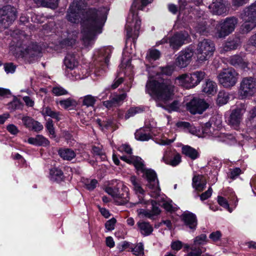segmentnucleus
Listing matches in <instances>:
<instances>
[{
  "label": "nucleus",
  "instance_id": "nucleus-44",
  "mask_svg": "<svg viewBox=\"0 0 256 256\" xmlns=\"http://www.w3.org/2000/svg\"><path fill=\"white\" fill-rule=\"evenodd\" d=\"M212 129L214 130V128H212V124L210 122L204 124V125L202 126V130L204 134V136H212L213 134L212 132Z\"/></svg>",
  "mask_w": 256,
  "mask_h": 256
},
{
  "label": "nucleus",
  "instance_id": "nucleus-29",
  "mask_svg": "<svg viewBox=\"0 0 256 256\" xmlns=\"http://www.w3.org/2000/svg\"><path fill=\"white\" fill-rule=\"evenodd\" d=\"M217 85L216 82L208 80L202 86V91L208 94H214L216 92Z\"/></svg>",
  "mask_w": 256,
  "mask_h": 256
},
{
  "label": "nucleus",
  "instance_id": "nucleus-6",
  "mask_svg": "<svg viewBox=\"0 0 256 256\" xmlns=\"http://www.w3.org/2000/svg\"><path fill=\"white\" fill-rule=\"evenodd\" d=\"M215 45L212 41L204 39L198 44L196 49L197 60L202 62L208 60L214 54Z\"/></svg>",
  "mask_w": 256,
  "mask_h": 256
},
{
  "label": "nucleus",
  "instance_id": "nucleus-12",
  "mask_svg": "<svg viewBox=\"0 0 256 256\" xmlns=\"http://www.w3.org/2000/svg\"><path fill=\"white\" fill-rule=\"evenodd\" d=\"M240 18L244 22L240 27L242 33H248L256 27V16L250 12L248 9H244L240 14Z\"/></svg>",
  "mask_w": 256,
  "mask_h": 256
},
{
  "label": "nucleus",
  "instance_id": "nucleus-49",
  "mask_svg": "<svg viewBox=\"0 0 256 256\" xmlns=\"http://www.w3.org/2000/svg\"><path fill=\"white\" fill-rule=\"evenodd\" d=\"M126 96L127 95L126 93H123L120 94L116 95L112 97V98L116 106L122 104L123 100L126 98Z\"/></svg>",
  "mask_w": 256,
  "mask_h": 256
},
{
  "label": "nucleus",
  "instance_id": "nucleus-15",
  "mask_svg": "<svg viewBox=\"0 0 256 256\" xmlns=\"http://www.w3.org/2000/svg\"><path fill=\"white\" fill-rule=\"evenodd\" d=\"M228 2L226 0H214L209 6V8L214 14L226 15L228 12Z\"/></svg>",
  "mask_w": 256,
  "mask_h": 256
},
{
  "label": "nucleus",
  "instance_id": "nucleus-54",
  "mask_svg": "<svg viewBox=\"0 0 256 256\" xmlns=\"http://www.w3.org/2000/svg\"><path fill=\"white\" fill-rule=\"evenodd\" d=\"M202 251L200 248H196L192 246L191 251L186 256H201Z\"/></svg>",
  "mask_w": 256,
  "mask_h": 256
},
{
  "label": "nucleus",
  "instance_id": "nucleus-27",
  "mask_svg": "<svg viewBox=\"0 0 256 256\" xmlns=\"http://www.w3.org/2000/svg\"><path fill=\"white\" fill-rule=\"evenodd\" d=\"M230 63L234 66L245 68L248 66V63L240 56L235 55L231 56L229 59Z\"/></svg>",
  "mask_w": 256,
  "mask_h": 256
},
{
  "label": "nucleus",
  "instance_id": "nucleus-56",
  "mask_svg": "<svg viewBox=\"0 0 256 256\" xmlns=\"http://www.w3.org/2000/svg\"><path fill=\"white\" fill-rule=\"evenodd\" d=\"M4 68L7 74H12L15 72L16 66L12 63L10 62L6 64L4 66Z\"/></svg>",
  "mask_w": 256,
  "mask_h": 256
},
{
  "label": "nucleus",
  "instance_id": "nucleus-53",
  "mask_svg": "<svg viewBox=\"0 0 256 256\" xmlns=\"http://www.w3.org/2000/svg\"><path fill=\"white\" fill-rule=\"evenodd\" d=\"M43 126L38 122L35 120L32 122L28 129L34 130L35 132H40L43 129Z\"/></svg>",
  "mask_w": 256,
  "mask_h": 256
},
{
  "label": "nucleus",
  "instance_id": "nucleus-48",
  "mask_svg": "<svg viewBox=\"0 0 256 256\" xmlns=\"http://www.w3.org/2000/svg\"><path fill=\"white\" fill-rule=\"evenodd\" d=\"M52 92L56 96L66 95L68 93V91L63 88L58 86L53 88Z\"/></svg>",
  "mask_w": 256,
  "mask_h": 256
},
{
  "label": "nucleus",
  "instance_id": "nucleus-50",
  "mask_svg": "<svg viewBox=\"0 0 256 256\" xmlns=\"http://www.w3.org/2000/svg\"><path fill=\"white\" fill-rule=\"evenodd\" d=\"M218 202L220 206L228 210L230 212H232V210L229 206V204L225 198L221 196H218Z\"/></svg>",
  "mask_w": 256,
  "mask_h": 256
},
{
  "label": "nucleus",
  "instance_id": "nucleus-10",
  "mask_svg": "<svg viewBox=\"0 0 256 256\" xmlns=\"http://www.w3.org/2000/svg\"><path fill=\"white\" fill-rule=\"evenodd\" d=\"M190 36L188 32L186 31L180 32L176 33L170 38H164L161 40V44L168 42L170 46L174 50H178L183 44L189 42Z\"/></svg>",
  "mask_w": 256,
  "mask_h": 256
},
{
  "label": "nucleus",
  "instance_id": "nucleus-26",
  "mask_svg": "<svg viewBox=\"0 0 256 256\" xmlns=\"http://www.w3.org/2000/svg\"><path fill=\"white\" fill-rule=\"evenodd\" d=\"M137 225L140 233L144 236H148L153 231V228L149 222L141 220L138 222Z\"/></svg>",
  "mask_w": 256,
  "mask_h": 256
},
{
  "label": "nucleus",
  "instance_id": "nucleus-2",
  "mask_svg": "<svg viewBox=\"0 0 256 256\" xmlns=\"http://www.w3.org/2000/svg\"><path fill=\"white\" fill-rule=\"evenodd\" d=\"M121 160L128 164H132L136 169L138 172L142 173V176L148 181V186L151 190L150 195L152 197L156 198L160 194V188L155 172L151 169H146L142 160L138 156H122Z\"/></svg>",
  "mask_w": 256,
  "mask_h": 256
},
{
  "label": "nucleus",
  "instance_id": "nucleus-30",
  "mask_svg": "<svg viewBox=\"0 0 256 256\" xmlns=\"http://www.w3.org/2000/svg\"><path fill=\"white\" fill-rule=\"evenodd\" d=\"M58 154L64 160H71L76 156L74 150L70 148H61L58 150Z\"/></svg>",
  "mask_w": 256,
  "mask_h": 256
},
{
  "label": "nucleus",
  "instance_id": "nucleus-1",
  "mask_svg": "<svg viewBox=\"0 0 256 256\" xmlns=\"http://www.w3.org/2000/svg\"><path fill=\"white\" fill-rule=\"evenodd\" d=\"M86 7L84 0H74L70 4L66 16L68 20L72 23L82 20V40L84 46L88 48L94 44L96 36L102 32L108 10L101 8L85 11Z\"/></svg>",
  "mask_w": 256,
  "mask_h": 256
},
{
  "label": "nucleus",
  "instance_id": "nucleus-19",
  "mask_svg": "<svg viewBox=\"0 0 256 256\" xmlns=\"http://www.w3.org/2000/svg\"><path fill=\"white\" fill-rule=\"evenodd\" d=\"M171 155V152L170 151L165 152L162 158V161L173 166H178L182 161L180 155L178 153L174 154L172 158L170 160L169 157Z\"/></svg>",
  "mask_w": 256,
  "mask_h": 256
},
{
  "label": "nucleus",
  "instance_id": "nucleus-41",
  "mask_svg": "<svg viewBox=\"0 0 256 256\" xmlns=\"http://www.w3.org/2000/svg\"><path fill=\"white\" fill-rule=\"evenodd\" d=\"M160 52L155 49L150 50L146 54V58L150 61L155 60L160 57Z\"/></svg>",
  "mask_w": 256,
  "mask_h": 256
},
{
  "label": "nucleus",
  "instance_id": "nucleus-24",
  "mask_svg": "<svg viewBox=\"0 0 256 256\" xmlns=\"http://www.w3.org/2000/svg\"><path fill=\"white\" fill-rule=\"evenodd\" d=\"M150 128H141L135 132V138L137 140L140 141H146L152 138Z\"/></svg>",
  "mask_w": 256,
  "mask_h": 256
},
{
  "label": "nucleus",
  "instance_id": "nucleus-52",
  "mask_svg": "<svg viewBox=\"0 0 256 256\" xmlns=\"http://www.w3.org/2000/svg\"><path fill=\"white\" fill-rule=\"evenodd\" d=\"M136 212L138 216L141 218H152V214H151V212L150 210L140 208L137 210Z\"/></svg>",
  "mask_w": 256,
  "mask_h": 256
},
{
  "label": "nucleus",
  "instance_id": "nucleus-20",
  "mask_svg": "<svg viewBox=\"0 0 256 256\" xmlns=\"http://www.w3.org/2000/svg\"><path fill=\"white\" fill-rule=\"evenodd\" d=\"M206 181L202 175L195 176L192 178V186L198 191H202L206 188Z\"/></svg>",
  "mask_w": 256,
  "mask_h": 256
},
{
  "label": "nucleus",
  "instance_id": "nucleus-64",
  "mask_svg": "<svg viewBox=\"0 0 256 256\" xmlns=\"http://www.w3.org/2000/svg\"><path fill=\"white\" fill-rule=\"evenodd\" d=\"M212 190L210 187L205 192H203L201 195H200V198L202 200H204L208 199L210 198L212 194Z\"/></svg>",
  "mask_w": 256,
  "mask_h": 256
},
{
  "label": "nucleus",
  "instance_id": "nucleus-60",
  "mask_svg": "<svg viewBox=\"0 0 256 256\" xmlns=\"http://www.w3.org/2000/svg\"><path fill=\"white\" fill-rule=\"evenodd\" d=\"M222 234L220 231H216L211 233L209 238L214 242H217L220 240Z\"/></svg>",
  "mask_w": 256,
  "mask_h": 256
},
{
  "label": "nucleus",
  "instance_id": "nucleus-23",
  "mask_svg": "<svg viewBox=\"0 0 256 256\" xmlns=\"http://www.w3.org/2000/svg\"><path fill=\"white\" fill-rule=\"evenodd\" d=\"M64 64L66 68L74 69L78 64L76 55L74 54H68L64 58Z\"/></svg>",
  "mask_w": 256,
  "mask_h": 256
},
{
  "label": "nucleus",
  "instance_id": "nucleus-36",
  "mask_svg": "<svg viewBox=\"0 0 256 256\" xmlns=\"http://www.w3.org/2000/svg\"><path fill=\"white\" fill-rule=\"evenodd\" d=\"M57 103L60 104L62 108L65 109L75 107L77 105L76 102L70 98L60 100L58 102H57Z\"/></svg>",
  "mask_w": 256,
  "mask_h": 256
},
{
  "label": "nucleus",
  "instance_id": "nucleus-25",
  "mask_svg": "<svg viewBox=\"0 0 256 256\" xmlns=\"http://www.w3.org/2000/svg\"><path fill=\"white\" fill-rule=\"evenodd\" d=\"M182 152L186 156L188 157L192 160L198 158L200 156L197 150L188 145L184 146L182 147Z\"/></svg>",
  "mask_w": 256,
  "mask_h": 256
},
{
  "label": "nucleus",
  "instance_id": "nucleus-9",
  "mask_svg": "<svg viewBox=\"0 0 256 256\" xmlns=\"http://www.w3.org/2000/svg\"><path fill=\"white\" fill-rule=\"evenodd\" d=\"M219 82L224 88L234 86L238 79V74L232 68L224 69L218 76Z\"/></svg>",
  "mask_w": 256,
  "mask_h": 256
},
{
  "label": "nucleus",
  "instance_id": "nucleus-13",
  "mask_svg": "<svg viewBox=\"0 0 256 256\" xmlns=\"http://www.w3.org/2000/svg\"><path fill=\"white\" fill-rule=\"evenodd\" d=\"M208 107L204 100L194 98L186 104V109L192 114H201Z\"/></svg>",
  "mask_w": 256,
  "mask_h": 256
},
{
  "label": "nucleus",
  "instance_id": "nucleus-61",
  "mask_svg": "<svg viewBox=\"0 0 256 256\" xmlns=\"http://www.w3.org/2000/svg\"><path fill=\"white\" fill-rule=\"evenodd\" d=\"M22 120L25 126L28 128L32 124V122L34 120L33 118L29 116H24L22 118Z\"/></svg>",
  "mask_w": 256,
  "mask_h": 256
},
{
  "label": "nucleus",
  "instance_id": "nucleus-63",
  "mask_svg": "<svg viewBox=\"0 0 256 256\" xmlns=\"http://www.w3.org/2000/svg\"><path fill=\"white\" fill-rule=\"evenodd\" d=\"M97 183L96 180H92L90 181H88L86 184V187L88 190H92L96 187Z\"/></svg>",
  "mask_w": 256,
  "mask_h": 256
},
{
  "label": "nucleus",
  "instance_id": "nucleus-43",
  "mask_svg": "<svg viewBox=\"0 0 256 256\" xmlns=\"http://www.w3.org/2000/svg\"><path fill=\"white\" fill-rule=\"evenodd\" d=\"M78 34V32L76 31L72 32V34H68V38L64 40V43L68 46L73 45L76 42Z\"/></svg>",
  "mask_w": 256,
  "mask_h": 256
},
{
  "label": "nucleus",
  "instance_id": "nucleus-34",
  "mask_svg": "<svg viewBox=\"0 0 256 256\" xmlns=\"http://www.w3.org/2000/svg\"><path fill=\"white\" fill-rule=\"evenodd\" d=\"M144 108L142 106L131 107L130 108L124 115L126 120L134 116L137 114H140L144 111Z\"/></svg>",
  "mask_w": 256,
  "mask_h": 256
},
{
  "label": "nucleus",
  "instance_id": "nucleus-62",
  "mask_svg": "<svg viewBox=\"0 0 256 256\" xmlns=\"http://www.w3.org/2000/svg\"><path fill=\"white\" fill-rule=\"evenodd\" d=\"M94 154L101 156H104V152L103 150L99 146H94L92 148Z\"/></svg>",
  "mask_w": 256,
  "mask_h": 256
},
{
  "label": "nucleus",
  "instance_id": "nucleus-31",
  "mask_svg": "<svg viewBox=\"0 0 256 256\" xmlns=\"http://www.w3.org/2000/svg\"><path fill=\"white\" fill-rule=\"evenodd\" d=\"M122 190L123 192L122 194H120L118 190V196H116L115 198L117 199L116 201L118 204L120 205L126 204L130 200L128 188L126 186H124Z\"/></svg>",
  "mask_w": 256,
  "mask_h": 256
},
{
  "label": "nucleus",
  "instance_id": "nucleus-46",
  "mask_svg": "<svg viewBox=\"0 0 256 256\" xmlns=\"http://www.w3.org/2000/svg\"><path fill=\"white\" fill-rule=\"evenodd\" d=\"M46 128L48 130L49 134L50 135L52 136V138H55L56 134H55V132H54V128L53 124V121L52 119H48L46 124Z\"/></svg>",
  "mask_w": 256,
  "mask_h": 256
},
{
  "label": "nucleus",
  "instance_id": "nucleus-47",
  "mask_svg": "<svg viewBox=\"0 0 256 256\" xmlns=\"http://www.w3.org/2000/svg\"><path fill=\"white\" fill-rule=\"evenodd\" d=\"M174 72V68L170 66L159 68L158 72L162 75L170 76Z\"/></svg>",
  "mask_w": 256,
  "mask_h": 256
},
{
  "label": "nucleus",
  "instance_id": "nucleus-4",
  "mask_svg": "<svg viewBox=\"0 0 256 256\" xmlns=\"http://www.w3.org/2000/svg\"><path fill=\"white\" fill-rule=\"evenodd\" d=\"M174 88L168 80L156 78L148 81L146 90L154 98L166 102L172 98Z\"/></svg>",
  "mask_w": 256,
  "mask_h": 256
},
{
  "label": "nucleus",
  "instance_id": "nucleus-16",
  "mask_svg": "<svg viewBox=\"0 0 256 256\" xmlns=\"http://www.w3.org/2000/svg\"><path fill=\"white\" fill-rule=\"evenodd\" d=\"M245 110L242 108H237L233 110L229 117L228 124L234 130H238Z\"/></svg>",
  "mask_w": 256,
  "mask_h": 256
},
{
  "label": "nucleus",
  "instance_id": "nucleus-17",
  "mask_svg": "<svg viewBox=\"0 0 256 256\" xmlns=\"http://www.w3.org/2000/svg\"><path fill=\"white\" fill-rule=\"evenodd\" d=\"M130 180L132 184L133 190L134 191L135 194L138 195L139 200V201L137 204H146V202L144 200L145 192L142 188L136 178L135 176H130Z\"/></svg>",
  "mask_w": 256,
  "mask_h": 256
},
{
  "label": "nucleus",
  "instance_id": "nucleus-40",
  "mask_svg": "<svg viewBox=\"0 0 256 256\" xmlns=\"http://www.w3.org/2000/svg\"><path fill=\"white\" fill-rule=\"evenodd\" d=\"M229 98L228 94L227 92L220 91L218 96L217 102L220 104H224L228 102Z\"/></svg>",
  "mask_w": 256,
  "mask_h": 256
},
{
  "label": "nucleus",
  "instance_id": "nucleus-18",
  "mask_svg": "<svg viewBox=\"0 0 256 256\" xmlns=\"http://www.w3.org/2000/svg\"><path fill=\"white\" fill-rule=\"evenodd\" d=\"M182 218L184 224L191 230H195L197 226L196 216L190 212H184L182 215Z\"/></svg>",
  "mask_w": 256,
  "mask_h": 256
},
{
  "label": "nucleus",
  "instance_id": "nucleus-22",
  "mask_svg": "<svg viewBox=\"0 0 256 256\" xmlns=\"http://www.w3.org/2000/svg\"><path fill=\"white\" fill-rule=\"evenodd\" d=\"M28 142L31 144L38 146H46L50 144L48 140L42 135H37L35 138H30Z\"/></svg>",
  "mask_w": 256,
  "mask_h": 256
},
{
  "label": "nucleus",
  "instance_id": "nucleus-11",
  "mask_svg": "<svg viewBox=\"0 0 256 256\" xmlns=\"http://www.w3.org/2000/svg\"><path fill=\"white\" fill-rule=\"evenodd\" d=\"M16 18V12L14 8L6 6L0 9V26L7 28Z\"/></svg>",
  "mask_w": 256,
  "mask_h": 256
},
{
  "label": "nucleus",
  "instance_id": "nucleus-42",
  "mask_svg": "<svg viewBox=\"0 0 256 256\" xmlns=\"http://www.w3.org/2000/svg\"><path fill=\"white\" fill-rule=\"evenodd\" d=\"M112 52V48L110 47L106 48L100 50V54L104 57L103 59L104 60V63L106 65H108V64Z\"/></svg>",
  "mask_w": 256,
  "mask_h": 256
},
{
  "label": "nucleus",
  "instance_id": "nucleus-33",
  "mask_svg": "<svg viewBox=\"0 0 256 256\" xmlns=\"http://www.w3.org/2000/svg\"><path fill=\"white\" fill-rule=\"evenodd\" d=\"M42 114L44 116H48L53 118L56 121H59L61 119L60 112L52 110L49 107H46L42 109Z\"/></svg>",
  "mask_w": 256,
  "mask_h": 256
},
{
  "label": "nucleus",
  "instance_id": "nucleus-7",
  "mask_svg": "<svg viewBox=\"0 0 256 256\" xmlns=\"http://www.w3.org/2000/svg\"><path fill=\"white\" fill-rule=\"evenodd\" d=\"M238 20L234 17L226 18L216 26V35L219 38H224L234 31Z\"/></svg>",
  "mask_w": 256,
  "mask_h": 256
},
{
  "label": "nucleus",
  "instance_id": "nucleus-58",
  "mask_svg": "<svg viewBox=\"0 0 256 256\" xmlns=\"http://www.w3.org/2000/svg\"><path fill=\"white\" fill-rule=\"evenodd\" d=\"M118 188H113L111 187H108L106 188V192L114 198L118 196Z\"/></svg>",
  "mask_w": 256,
  "mask_h": 256
},
{
  "label": "nucleus",
  "instance_id": "nucleus-35",
  "mask_svg": "<svg viewBox=\"0 0 256 256\" xmlns=\"http://www.w3.org/2000/svg\"><path fill=\"white\" fill-rule=\"evenodd\" d=\"M240 40L238 38L226 42L224 46V50H229L236 49L240 44Z\"/></svg>",
  "mask_w": 256,
  "mask_h": 256
},
{
  "label": "nucleus",
  "instance_id": "nucleus-38",
  "mask_svg": "<svg viewBox=\"0 0 256 256\" xmlns=\"http://www.w3.org/2000/svg\"><path fill=\"white\" fill-rule=\"evenodd\" d=\"M37 4H40L44 6L52 8H56L58 6V0H34Z\"/></svg>",
  "mask_w": 256,
  "mask_h": 256
},
{
  "label": "nucleus",
  "instance_id": "nucleus-5",
  "mask_svg": "<svg viewBox=\"0 0 256 256\" xmlns=\"http://www.w3.org/2000/svg\"><path fill=\"white\" fill-rule=\"evenodd\" d=\"M16 34L14 39L16 42V48L17 54L22 57L34 56L38 52L37 45L34 44L29 41V37L26 34L20 30H16L14 32Z\"/></svg>",
  "mask_w": 256,
  "mask_h": 256
},
{
  "label": "nucleus",
  "instance_id": "nucleus-32",
  "mask_svg": "<svg viewBox=\"0 0 256 256\" xmlns=\"http://www.w3.org/2000/svg\"><path fill=\"white\" fill-rule=\"evenodd\" d=\"M50 179L54 181L60 182L64 178V173L58 168H52L50 170Z\"/></svg>",
  "mask_w": 256,
  "mask_h": 256
},
{
  "label": "nucleus",
  "instance_id": "nucleus-28",
  "mask_svg": "<svg viewBox=\"0 0 256 256\" xmlns=\"http://www.w3.org/2000/svg\"><path fill=\"white\" fill-rule=\"evenodd\" d=\"M176 138V134L172 132L165 134L162 138L158 140L157 143L160 145H168L174 142Z\"/></svg>",
  "mask_w": 256,
  "mask_h": 256
},
{
  "label": "nucleus",
  "instance_id": "nucleus-3",
  "mask_svg": "<svg viewBox=\"0 0 256 256\" xmlns=\"http://www.w3.org/2000/svg\"><path fill=\"white\" fill-rule=\"evenodd\" d=\"M153 0H134L130 12L128 14L126 29V36L128 38H132L134 42L139 35V30L140 28L141 20L138 16V10H142L143 8Z\"/></svg>",
  "mask_w": 256,
  "mask_h": 256
},
{
  "label": "nucleus",
  "instance_id": "nucleus-37",
  "mask_svg": "<svg viewBox=\"0 0 256 256\" xmlns=\"http://www.w3.org/2000/svg\"><path fill=\"white\" fill-rule=\"evenodd\" d=\"M82 101V104L88 107L93 106L96 100V97L88 94L80 98Z\"/></svg>",
  "mask_w": 256,
  "mask_h": 256
},
{
  "label": "nucleus",
  "instance_id": "nucleus-45",
  "mask_svg": "<svg viewBox=\"0 0 256 256\" xmlns=\"http://www.w3.org/2000/svg\"><path fill=\"white\" fill-rule=\"evenodd\" d=\"M207 242V237L205 234H202L196 236L194 240V246L196 248L198 245H202Z\"/></svg>",
  "mask_w": 256,
  "mask_h": 256
},
{
  "label": "nucleus",
  "instance_id": "nucleus-59",
  "mask_svg": "<svg viewBox=\"0 0 256 256\" xmlns=\"http://www.w3.org/2000/svg\"><path fill=\"white\" fill-rule=\"evenodd\" d=\"M6 130L12 134L16 135L18 132L19 130L16 126L13 124H10L7 126Z\"/></svg>",
  "mask_w": 256,
  "mask_h": 256
},
{
  "label": "nucleus",
  "instance_id": "nucleus-57",
  "mask_svg": "<svg viewBox=\"0 0 256 256\" xmlns=\"http://www.w3.org/2000/svg\"><path fill=\"white\" fill-rule=\"evenodd\" d=\"M151 204L152 205V210L150 211L151 212V214H152V217L154 216L158 215V214L160 212V210L158 206H157V204L154 200H152Z\"/></svg>",
  "mask_w": 256,
  "mask_h": 256
},
{
  "label": "nucleus",
  "instance_id": "nucleus-51",
  "mask_svg": "<svg viewBox=\"0 0 256 256\" xmlns=\"http://www.w3.org/2000/svg\"><path fill=\"white\" fill-rule=\"evenodd\" d=\"M241 172L242 170L239 168L230 169L228 176L230 178L234 180L241 174Z\"/></svg>",
  "mask_w": 256,
  "mask_h": 256
},
{
  "label": "nucleus",
  "instance_id": "nucleus-14",
  "mask_svg": "<svg viewBox=\"0 0 256 256\" xmlns=\"http://www.w3.org/2000/svg\"><path fill=\"white\" fill-rule=\"evenodd\" d=\"M193 56L194 50L189 48L180 51L176 59V66L181 68L186 67L190 64Z\"/></svg>",
  "mask_w": 256,
  "mask_h": 256
},
{
  "label": "nucleus",
  "instance_id": "nucleus-8",
  "mask_svg": "<svg viewBox=\"0 0 256 256\" xmlns=\"http://www.w3.org/2000/svg\"><path fill=\"white\" fill-rule=\"evenodd\" d=\"M256 92V80L252 77H246L240 83L238 94L242 98L252 96Z\"/></svg>",
  "mask_w": 256,
  "mask_h": 256
},
{
  "label": "nucleus",
  "instance_id": "nucleus-21",
  "mask_svg": "<svg viewBox=\"0 0 256 256\" xmlns=\"http://www.w3.org/2000/svg\"><path fill=\"white\" fill-rule=\"evenodd\" d=\"M189 74H182L175 79V84L186 88H192Z\"/></svg>",
  "mask_w": 256,
  "mask_h": 256
},
{
  "label": "nucleus",
  "instance_id": "nucleus-39",
  "mask_svg": "<svg viewBox=\"0 0 256 256\" xmlns=\"http://www.w3.org/2000/svg\"><path fill=\"white\" fill-rule=\"evenodd\" d=\"M130 249L128 250L136 256H143L144 254V245L142 242L138 244L134 248H130Z\"/></svg>",
  "mask_w": 256,
  "mask_h": 256
},
{
  "label": "nucleus",
  "instance_id": "nucleus-55",
  "mask_svg": "<svg viewBox=\"0 0 256 256\" xmlns=\"http://www.w3.org/2000/svg\"><path fill=\"white\" fill-rule=\"evenodd\" d=\"M116 223V220L114 218H112L106 222L105 227L108 230H112L114 228Z\"/></svg>",
  "mask_w": 256,
  "mask_h": 256
}]
</instances>
